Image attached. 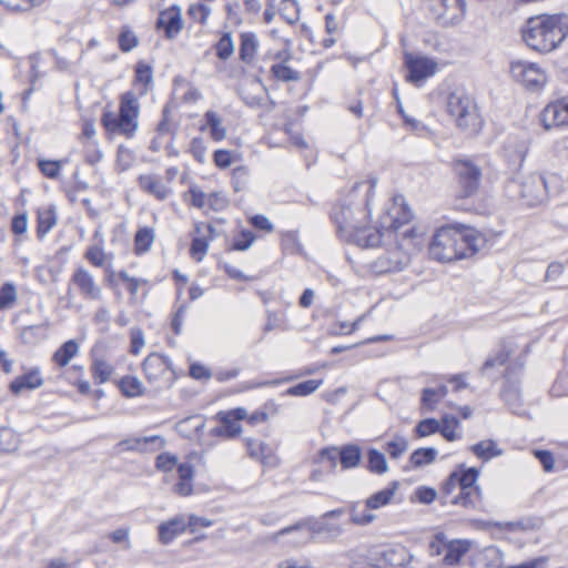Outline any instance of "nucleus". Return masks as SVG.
<instances>
[{
	"label": "nucleus",
	"mask_w": 568,
	"mask_h": 568,
	"mask_svg": "<svg viewBox=\"0 0 568 568\" xmlns=\"http://www.w3.org/2000/svg\"><path fill=\"white\" fill-rule=\"evenodd\" d=\"M332 219L341 231H351V237L361 247H377L382 237L387 233L398 232L400 227L410 222L413 213L402 196L395 197L392 205L381 216L377 227L358 226L355 212L349 204H338L332 210Z\"/></svg>",
	"instance_id": "1"
},
{
	"label": "nucleus",
	"mask_w": 568,
	"mask_h": 568,
	"mask_svg": "<svg viewBox=\"0 0 568 568\" xmlns=\"http://www.w3.org/2000/svg\"><path fill=\"white\" fill-rule=\"evenodd\" d=\"M568 36L567 14H541L527 20L523 39L529 48L540 53L557 49Z\"/></svg>",
	"instance_id": "2"
},
{
	"label": "nucleus",
	"mask_w": 568,
	"mask_h": 568,
	"mask_svg": "<svg viewBox=\"0 0 568 568\" xmlns=\"http://www.w3.org/2000/svg\"><path fill=\"white\" fill-rule=\"evenodd\" d=\"M479 469L460 465L443 485L440 493L442 505L462 506L466 509H483V493L476 484Z\"/></svg>",
	"instance_id": "3"
},
{
	"label": "nucleus",
	"mask_w": 568,
	"mask_h": 568,
	"mask_svg": "<svg viewBox=\"0 0 568 568\" xmlns=\"http://www.w3.org/2000/svg\"><path fill=\"white\" fill-rule=\"evenodd\" d=\"M139 100L133 92L128 91L121 94L119 114L112 111H104L101 116V123L106 132L131 139L135 135L139 128Z\"/></svg>",
	"instance_id": "4"
},
{
	"label": "nucleus",
	"mask_w": 568,
	"mask_h": 568,
	"mask_svg": "<svg viewBox=\"0 0 568 568\" xmlns=\"http://www.w3.org/2000/svg\"><path fill=\"white\" fill-rule=\"evenodd\" d=\"M447 111L455 119L457 126L469 134L478 133L483 119L474 99L464 91H454L447 98Z\"/></svg>",
	"instance_id": "5"
},
{
	"label": "nucleus",
	"mask_w": 568,
	"mask_h": 568,
	"mask_svg": "<svg viewBox=\"0 0 568 568\" xmlns=\"http://www.w3.org/2000/svg\"><path fill=\"white\" fill-rule=\"evenodd\" d=\"M507 195L523 200L528 206H535L548 196L547 182L540 174H529L523 179H510L505 185Z\"/></svg>",
	"instance_id": "6"
},
{
	"label": "nucleus",
	"mask_w": 568,
	"mask_h": 568,
	"mask_svg": "<svg viewBox=\"0 0 568 568\" xmlns=\"http://www.w3.org/2000/svg\"><path fill=\"white\" fill-rule=\"evenodd\" d=\"M302 528H307L311 532L310 536L303 537L295 541L296 546L305 545L308 541L313 540L317 536L326 535V539L333 540L337 537H339L343 534V529L337 524H329L322 519H315V518H306L302 521H298L292 526L285 527L281 530H278L276 534L273 535L272 539L276 541L278 537L288 535L293 531L300 530Z\"/></svg>",
	"instance_id": "7"
},
{
	"label": "nucleus",
	"mask_w": 568,
	"mask_h": 568,
	"mask_svg": "<svg viewBox=\"0 0 568 568\" xmlns=\"http://www.w3.org/2000/svg\"><path fill=\"white\" fill-rule=\"evenodd\" d=\"M144 376L158 388L170 387L174 379V371L170 358L165 355L151 353L142 364Z\"/></svg>",
	"instance_id": "8"
},
{
	"label": "nucleus",
	"mask_w": 568,
	"mask_h": 568,
	"mask_svg": "<svg viewBox=\"0 0 568 568\" xmlns=\"http://www.w3.org/2000/svg\"><path fill=\"white\" fill-rule=\"evenodd\" d=\"M454 171L457 175L459 197H469L476 194L481 180V171L470 159H457L454 162Z\"/></svg>",
	"instance_id": "9"
},
{
	"label": "nucleus",
	"mask_w": 568,
	"mask_h": 568,
	"mask_svg": "<svg viewBox=\"0 0 568 568\" xmlns=\"http://www.w3.org/2000/svg\"><path fill=\"white\" fill-rule=\"evenodd\" d=\"M426 8L445 27L458 23L466 12L465 0H426Z\"/></svg>",
	"instance_id": "10"
},
{
	"label": "nucleus",
	"mask_w": 568,
	"mask_h": 568,
	"mask_svg": "<svg viewBox=\"0 0 568 568\" xmlns=\"http://www.w3.org/2000/svg\"><path fill=\"white\" fill-rule=\"evenodd\" d=\"M454 224L439 227L429 243V255L438 262L456 261L457 250L455 247L456 239L454 237Z\"/></svg>",
	"instance_id": "11"
},
{
	"label": "nucleus",
	"mask_w": 568,
	"mask_h": 568,
	"mask_svg": "<svg viewBox=\"0 0 568 568\" xmlns=\"http://www.w3.org/2000/svg\"><path fill=\"white\" fill-rule=\"evenodd\" d=\"M454 237L456 239L455 247L458 251L456 261L467 258L475 255L484 240L479 232L465 225L454 224Z\"/></svg>",
	"instance_id": "12"
},
{
	"label": "nucleus",
	"mask_w": 568,
	"mask_h": 568,
	"mask_svg": "<svg viewBox=\"0 0 568 568\" xmlns=\"http://www.w3.org/2000/svg\"><path fill=\"white\" fill-rule=\"evenodd\" d=\"M510 69L514 78L530 91H539L547 82L546 73L535 63L517 61Z\"/></svg>",
	"instance_id": "13"
},
{
	"label": "nucleus",
	"mask_w": 568,
	"mask_h": 568,
	"mask_svg": "<svg viewBox=\"0 0 568 568\" xmlns=\"http://www.w3.org/2000/svg\"><path fill=\"white\" fill-rule=\"evenodd\" d=\"M246 416L244 408L221 410L215 415L219 426L211 429V435L216 437L234 438L241 433L240 422Z\"/></svg>",
	"instance_id": "14"
},
{
	"label": "nucleus",
	"mask_w": 568,
	"mask_h": 568,
	"mask_svg": "<svg viewBox=\"0 0 568 568\" xmlns=\"http://www.w3.org/2000/svg\"><path fill=\"white\" fill-rule=\"evenodd\" d=\"M404 65L408 71L406 80L412 83L423 82L434 75L437 70V63L434 60L409 52L404 53Z\"/></svg>",
	"instance_id": "15"
},
{
	"label": "nucleus",
	"mask_w": 568,
	"mask_h": 568,
	"mask_svg": "<svg viewBox=\"0 0 568 568\" xmlns=\"http://www.w3.org/2000/svg\"><path fill=\"white\" fill-rule=\"evenodd\" d=\"M540 123L546 130L568 125V98L549 103L540 113Z\"/></svg>",
	"instance_id": "16"
},
{
	"label": "nucleus",
	"mask_w": 568,
	"mask_h": 568,
	"mask_svg": "<svg viewBox=\"0 0 568 568\" xmlns=\"http://www.w3.org/2000/svg\"><path fill=\"white\" fill-rule=\"evenodd\" d=\"M409 255L399 246L379 256L374 262V268L378 273L399 272L409 264Z\"/></svg>",
	"instance_id": "17"
},
{
	"label": "nucleus",
	"mask_w": 568,
	"mask_h": 568,
	"mask_svg": "<svg viewBox=\"0 0 568 568\" xmlns=\"http://www.w3.org/2000/svg\"><path fill=\"white\" fill-rule=\"evenodd\" d=\"M182 16L179 6H171L160 12L156 20V28L162 29L168 39H174L182 30Z\"/></svg>",
	"instance_id": "18"
},
{
	"label": "nucleus",
	"mask_w": 568,
	"mask_h": 568,
	"mask_svg": "<svg viewBox=\"0 0 568 568\" xmlns=\"http://www.w3.org/2000/svg\"><path fill=\"white\" fill-rule=\"evenodd\" d=\"M71 283L75 285L79 293L88 300H99L101 288L95 283L92 274L84 267H78L71 276Z\"/></svg>",
	"instance_id": "19"
},
{
	"label": "nucleus",
	"mask_w": 568,
	"mask_h": 568,
	"mask_svg": "<svg viewBox=\"0 0 568 568\" xmlns=\"http://www.w3.org/2000/svg\"><path fill=\"white\" fill-rule=\"evenodd\" d=\"M165 440L159 435L145 437L126 438L118 443L116 447L120 452H140L145 453L148 445H154V449H160L164 446Z\"/></svg>",
	"instance_id": "20"
},
{
	"label": "nucleus",
	"mask_w": 568,
	"mask_h": 568,
	"mask_svg": "<svg viewBox=\"0 0 568 568\" xmlns=\"http://www.w3.org/2000/svg\"><path fill=\"white\" fill-rule=\"evenodd\" d=\"M185 530L186 521L182 515H178L158 526L159 541L162 545H169Z\"/></svg>",
	"instance_id": "21"
},
{
	"label": "nucleus",
	"mask_w": 568,
	"mask_h": 568,
	"mask_svg": "<svg viewBox=\"0 0 568 568\" xmlns=\"http://www.w3.org/2000/svg\"><path fill=\"white\" fill-rule=\"evenodd\" d=\"M43 385V378L38 367L29 369L27 373L16 377L9 385L13 395H19L22 390H33Z\"/></svg>",
	"instance_id": "22"
},
{
	"label": "nucleus",
	"mask_w": 568,
	"mask_h": 568,
	"mask_svg": "<svg viewBox=\"0 0 568 568\" xmlns=\"http://www.w3.org/2000/svg\"><path fill=\"white\" fill-rule=\"evenodd\" d=\"M446 546V554L444 555L443 562L447 566H457L464 555L469 551L471 541L468 539H453Z\"/></svg>",
	"instance_id": "23"
},
{
	"label": "nucleus",
	"mask_w": 568,
	"mask_h": 568,
	"mask_svg": "<svg viewBox=\"0 0 568 568\" xmlns=\"http://www.w3.org/2000/svg\"><path fill=\"white\" fill-rule=\"evenodd\" d=\"M413 556L404 546L388 548L381 555L383 565L387 568L404 567L410 562Z\"/></svg>",
	"instance_id": "24"
},
{
	"label": "nucleus",
	"mask_w": 568,
	"mask_h": 568,
	"mask_svg": "<svg viewBox=\"0 0 568 568\" xmlns=\"http://www.w3.org/2000/svg\"><path fill=\"white\" fill-rule=\"evenodd\" d=\"M398 487L399 483L397 480H393L384 489L371 495L365 500L366 509L375 510L389 505Z\"/></svg>",
	"instance_id": "25"
},
{
	"label": "nucleus",
	"mask_w": 568,
	"mask_h": 568,
	"mask_svg": "<svg viewBox=\"0 0 568 568\" xmlns=\"http://www.w3.org/2000/svg\"><path fill=\"white\" fill-rule=\"evenodd\" d=\"M258 45L260 42L254 32L241 33L239 50L240 60L246 64H252L255 59Z\"/></svg>",
	"instance_id": "26"
},
{
	"label": "nucleus",
	"mask_w": 568,
	"mask_h": 568,
	"mask_svg": "<svg viewBox=\"0 0 568 568\" xmlns=\"http://www.w3.org/2000/svg\"><path fill=\"white\" fill-rule=\"evenodd\" d=\"M179 480L174 485V491L180 496H189L193 493L192 479L194 476V468L189 463H182L176 468Z\"/></svg>",
	"instance_id": "27"
},
{
	"label": "nucleus",
	"mask_w": 568,
	"mask_h": 568,
	"mask_svg": "<svg viewBox=\"0 0 568 568\" xmlns=\"http://www.w3.org/2000/svg\"><path fill=\"white\" fill-rule=\"evenodd\" d=\"M139 185L144 191L154 195L159 200L169 197L171 191L158 178L145 174L139 176Z\"/></svg>",
	"instance_id": "28"
},
{
	"label": "nucleus",
	"mask_w": 568,
	"mask_h": 568,
	"mask_svg": "<svg viewBox=\"0 0 568 568\" xmlns=\"http://www.w3.org/2000/svg\"><path fill=\"white\" fill-rule=\"evenodd\" d=\"M37 236L43 239L57 224V212L53 205L38 210L37 214Z\"/></svg>",
	"instance_id": "29"
},
{
	"label": "nucleus",
	"mask_w": 568,
	"mask_h": 568,
	"mask_svg": "<svg viewBox=\"0 0 568 568\" xmlns=\"http://www.w3.org/2000/svg\"><path fill=\"white\" fill-rule=\"evenodd\" d=\"M79 344L74 339L64 342L52 355V361L60 367L67 366L78 354Z\"/></svg>",
	"instance_id": "30"
},
{
	"label": "nucleus",
	"mask_w": 568,
	"mask_h": 568,
	"mask_svg": "<svg viewBox=\"0 0 568 568\" xmlns=\"http://www.w3.org/2000/svg\"><path fill=\"white\" fill-rule=\"evenodd\" d=\"M361 448L355 444H347L339 448V463L344 469L357 467L361 463Z\"/></svg>",
	"instance_id": "31"
},
{
	"label": "nucleus",
	"mask_w": 568,
	"mask_h": 568,
	"mask_svg": "<svg viewBox=\"0 0 568 568\" xmlns=\"http://www.w3.org/2000/svg\"><path fill=\"white\" fill-rule=\"evenodd\" d=\"M366 469L372 474L383 475L388 471V464L385 455L376 448H369L366 453Z\"/></svg>",
	"instance_id": "32"
},
{
	"label": "nucleus",
	"mask_w": 568,
	"mask_h": 568,
	"mask_svg": "<svg viewBox=\"0 0 568 568\" xmlns=\"http://www.w3.org/2000/svg\"><path fill=\"white\" fill-rule=\"evenodd\" d=\"M470 450L480 459L487 462L493 457L500 456L503 450L498 448L493 439L481 440L470 446Z\"/></svg>",
	"instance_id": "33"
},
{
	"label": "nucleus",
	"mask_w": 568,
	"mask_h": 568,
	"mask_svg": "<svg viewBox=\"0 0 568 568\" xmlns=\"http://www.w3.org/2000/svg\"><path fill=\"white\" fill-rule=\"evenodd\" d=\"M119 388L123 396L128 398L141 396L145 392L142 382L135 376L122 377L119 382Z\"/></svg>",
	"instance_id": "34"
},
{
	"label": "nucleus",
	"mask_w": 568,
	"mask_h": 568,
	"mask_svg": "<svg viewBox=\"0 0 568 568\" xmlns=\"http://www.w3.org/2000/svg\"><path fill=\"white\" fill-rule=\"evenodd\" d=\"M204 119L214 141H221L226 136V129L222 125V119L215 111H206Z\"/></svg>",
	"instance_id": "35"
},
{
	"label": "nucleus",
	"mask_w": 568,
	"mask_h": 568,
	"mask_svg": "<svg viewBox=\"0 0 568 568\" xmlns=\"http://www.w3.org/2000/svg\"><path fill=\"white\" fill-rule=\"evenodd\" d=\"M437 456V450L433 447H423L415 449L409 457V463L413 467L419 468L434 463Z\"/></svg>",
	"instance_id": "36"
},
{
	"label": "nucleus",
	"mask_w": 568,
	"mask_h": 568,
	"mask_svg": "<svg viewBox=\"0 0 568 568\" xmlns=\"http://www.w3.org/2000/svg\"><path fill=\"white\" fill-rule=\"evenodd\" d=\"M90 369L94 384H103L108 382L114 371L113 367L103 358H94Z\"/></svg>",
	"instance_id": "37"
},
{
	"label": "nucleus",
	"mask_w": 568,
	"mask_h": 568,
	"mask_svg": "<svg viewBox=\"0 0 568 568\" xmlns=\"http://www.w3.org/2000/svg\"><path fill=\"white\" fill-rule=\"evenodd\" d=\"M154 242V232L150 227H141L134 236V252L140 255L150 251Z\"/></svg>",
	"instance_id": "38"
},
{
	"label": "nucleus",
	"mask_w": 568,
	"mask_h": 568,
	"mask_svg": "<svg viewBox=\"0 0 568 568\" xmlns=\"http://www.w3.org/2000/svg\"><path fill=\"white\" fill-rule=\"evenodd\" d=\"M19 443V436L11 428L0 426V454L17 450Z\"/></svg>",
	"instance_id": "39"
},
{
	"label": "nucleus",
	"mask_w": 568,
	"mask_h": 568,
	"mask_svg": "<svg viewBox=\"0 0 568 568\" xmlns=\"http://www.w3.org/2000/svg\"><path fill=\"white\" fill-rule=\"evenodd\" d=\"M323 384V379H307L286 389L290 396H307L313 394Z\"/></svg>",
	"instance_id": "40"
},
{
	"label": "nucleus",
	"mask_w": 568,
	"mask_h": 568,
	"mask_svg": "<svg viewBox=\"0 0 568 568\" xmlns=\"http://www.w3.org/2000/svg\"><path fill=\"white\" fill-rule=\"evenodd\" d=\"M216 57L225 61L234 53V42L231 32H224L215 43Z\"/></svg>",
	"instance_id": "41"
},
{
	"label": "nucleus",
	"mask_w": 568,
	"mask_h": 568,
	"mask_svg": "<svg viewBox=\"0 0 568 568\" xmlns=\"http://www.w3.org/2000/svg\"><path fill=\"white\" fill-rule=\"evenodd\" d=\"M271 72L276 80L283 82L298 81L301 74L298 71L293 70L291 67L284 63H275L271 67Z\"/></svg>",
	"instance_id": "42"
},
{
	"label": "nucleus",
	"mask_w": 568,
	"mask_h": 568,
	"mask_svg": "<svg viewBox=\"0 0 568 568\" xmlns=\"http://www.w3.org/2000/svg\"><path fill=\"white\" fill-rule=\"evenodd\" d=\"M278 12L290 24H294L300 19V9L296 0H282Z\"/></svg>",
	"instance_id": "43"
},
{
	"label": "nucleus",
	"mask_w": 568,
	"mask_h": 568,
	"mask_svg": "<svg viewBox=\"0 0 568 568\" xmlns=\"http://www.w3.org/2000/svg\"><path fill=\"white\" fill-rule=\"evenodd\" d=\"M439 423L440 429L438 430V433H440L445 439H447L448 442H453L458 438L455 433V429L459 425V420L457 417L452 415H445L443 416L442 422Z\"/></svg>",
	"instance_id": "44"
},
{
	"label": "nucleus",
	"mask_w": 568,
	"mask_h": 568,
	"mask_svg": "<svg viewBox=\"0 0 568 568\" xmlns=\"http://www.w3.org/2000/svg\"><path fill=\"white\" fill-rule=\"evenodd\" d=\"M118 41L122 52H130L139 44L138 37L129 27L122 28Z\"/></svg>",
	"instance_id": "45"
},
{
	"label": "nucleus",
	"mask_w": 568,
	"mask_h": 568,
	"mask_svg": "<svg viewBox=\"0 0 568 568\" xmlns=\"http://www.w3.org/2000/svg\"><path fill=\"white\" fill-rule=\"evenodd\" d=\"M385 450L393 459L399 458L408 448V442L403 436H396L395 439L385 444Z\"/></svg>",
	"instance_id": "46"
},
{
	"label": "nucleus",
	"mask_w": 568,
	"mask_h": 568,
	"mask_svg": "<svg viewBox=\"0 0 568 568\" xmlns=\"http://www.w3.org/2000/svg\"><path fill=\"white\" fill-rule=\"evenodd\" d=\"M17 301V290L13 283L7 282L0 288V310L9 308Z\"/></svg>",
	"instance_id": "47"
},
{
	"label": "nucleus",
	"mask_w": 568,
	"mask_h": 568,
	"mask_svg": "<svg viewBox=\"0 0 568 568\" xmlns=\"http://www.w3.org/2000/svg\"><path fill=\"white\" fill-rule=\"evenodd\" d=\"M62 163L63 161L40 159L38 161V168L44 176L49 179H57L60 174Z\"/></svg>",
	"instance_id": "48"
},
{
	"label": "nucleus",
	"mask_w": 568,
	"mask_h": 568,
	"mask_svg": "<svg viewBox=\"0 0 568 568\" xmlns=\"http://www.w3.org/2000/svg\"><path fill=\"white\" fill-rule=\"evenodd\" d=\"M440 429V423L435 418H425L420 420L415 427L417 437H426L438 433Z\"/></svg>",
	"instance_id": "49"
},
{
	"label": "nucleus",
	"mask_w": 568,
	"mask_h": 568,
	"mask_svg": "<svg viewBox=\"0 0 568 568\" xmlns=\"http://www.w3.org/2000/svg\"><path fill=\"white\" fill-rule=\"evenodd\" d=\"M245 444L250 457L255 459L263 460L266 457V455L271 452L266 444L254 440L252 438H246Z\"/></svg>",
	"instance_id": "50"
},
{
	"label": "nucleus",
	"mask_w": 568,
	"mask_h": 568,
	"mask_svg": "<svg viewBox=\"0 0 568 568\" xmlns=\"http://www.w3.org/2000/svg\"><path fill=\"white\" fill-rule=\"evenodd\" d=\"M376 516L367 510H359V505L351 507V521L358 526H366L375 520Z\"/></svg>",
	"instance_id": "51"
},
{
	"label": "nucleus",
	"mask_w": 568,
	"mask_h": 568,
	"mask_svg": "<svg viewBox=\"0 0 568 568\" xmlns=\"http://www.w3.org/2000/svg\"><path fill=\"white\" fill-rule=\"evenodd\" d=\"M44 0H0V3L12 11H27L40 6Z\"/></svg>",
	"instance_id": "52"
},
{
	"label": "nucleus",
	"mask_w": 568,
	"mask_h": 568,
	"mask_svg": "<svg viewBox=\"0 0 568 568\" xmlns=\"http://www.w3.org/2000/svg\"><path fill=\"white\" fill-rule=\"evenodd\" d=\"M178 465V457L169 453L160 454L155 460L156 468L164 473L172 471Z\"/></svg>",
	"instance_id": "53"
},
{
	"label": "nucleus",
	"mask_w": 568,
	"mask_h": 568,
	"mask_svg": "<svg viewBox=\"0 0 568 568\" xmlns=\"http://www.w3.org/2000/svg\"><path fill=\"white\" fill-rule=\"evenodd\" d=\"M255 236L251 231L243 230L237 237H234L231 248L234 251H245L253 244Z\"/></svg>",
	"instance_id": "54"
},
{
	"label": "nucleus",
	"mask_w": 568,
	"mask_h": 568,
	"mask_svg": "<svg viewBox=\"0 0 568 568\" xmlns=\"http://www.w3.org/2000/svg\"><path fill=\"white\" fill-rule=\"evenodd\" d=\"M118 276L121 281L128 284L126 288L132 297L136 296L142 284L148 283L145 280L130 276L129 273L123 270L118 273Z\"/></svg>",
	"instance_id": "55"
},
{
	"label": "nucleus",
	"mask_w": 568,
	"mask_h": 568,
	"mask_svg": "<svg viewBox=\"0 0 568 568\" xmlns=\"http://www.w3.org/2000/svg\"><path fill=\"white\" fill-rule=\"evenodd\" d=\"M152 67L143 61L138 62L135 65V80L144 85H149L152 82Z\"/></svg>",
	"instance_id": "56"
},
{
	"label": "nucleus",
	"mask_w": 568,
	"mask_h": 568,
	"mask_svg": "<svg viewBox=\"0 0 568 568\" xmlns=\"http://www.w3.org/2000/svg\"><path fill=\"white\" fill-rule=\"evenodd\" d=\"M248 172L246 168L239 166L235 168L232 172V186L235 192L242 191L247 182Z\"/></svg>",
	"instance_id": "57"
},
{
	"label": "nucleus",
	"mask_w": 568,
	"mask_h": 568,
	"mask_svg": "<svg viewBox=\"0 0 568 568\" xmlns=\"http://www.w3.org/2000/svg\"><path fill=\"white\" fill-rule=\"evenodd\" d=\"M209 248V242L205 237H194L191 243V255L197 261H201L206 254Z\"/></svg>",
	"instance_id": "58"
},
{
	"label": "nucleus",
	"mask_w": 568,
	"mask_h": 568,
	"mask_svg": "<svg viewBox=\"0 0 568 568\" xmlns=\"http://www.w3.org/2000/svg\"><path fill=\"white\" fill-rule=\"evenodd\" d=\"M534 456L538 459V462L541 464L545 471L549 473L555 467V458L550 450L546 449H535Z\"/></svg>",
	"instance_id": "59"
},
{
	"label": "nucleus",
	"mask_w": 568,
	"mask_h": 568,
	"mask_svg": "<svg viewBox=\"0 0 568 568\" xmlns=\"http://www.w3.org/2000/svg\"><path fill=\"white\" fill-rule=\"evenodd\" d=\"M206 204L211 210L219 212L227 206V200L221 192H212L207 194Z\"/></svg>",
	"instance_id": "60"
},
{
	"label": "nucleus",
	"mask_w": 568,
	"mask_h": 568,
	"mask_svg": "<svg viewBox=\"0 0 568 568\" xmlns=\"http://www.w3.org/2000/svg\"><path fill=\"white\" fill-rule=\"evenodd\" d=\"M415 497L420 504L429 505L436 499L437 491L432 487L420 486L416 488Z\"/></svg>",
	"instance_id": "61"
},
{
	"label": "nucleus",
	"mask_w": 568,
	"mask_h": 568,
	"mask_svg": "<svg viewBox=\"0 0 568 568\" xmlns=\"http://www.w3.org/2000/svg\"><path fill=\"white\" fill-rule=\"evenodd\" d=\"M41 326L39 325H29L24 326L20 331V338L24 344H36L39 341V334Z\"/></svg>",
	"instance_id": "62"
},
{
	"label": "nucleus",
	"mask_w": 568,
	"mask_h": 568,
	"mask_svg": "<svg viewBox=\"0 0 568 568\" xmlns=\"http://www.w3.org/2000/svg\"><path fill=\"white\" fill-rule=\"evenodd\" d=\"M449 540L446 538L444 532H438L434 536L433 540L429 544L430 554L434 556H438L442 554H446V546Z\"/></svg>",
	"instance_id": "63"
},
{
	"label": "nucleus",
	"mask_w": 568,
	"mask_h": 568,
	"mask_svg": "<svg viewBox=\"0 0 568 568\" xmlns=\"http://www.w3.org/2000/svg\"><path fill=\"white\" fill-rule=\"evenodd\" d=\"M210 12V8L202 3L192 4L187 9V14L193 19L197 20L202 24L206 22Z\"/></svg>",
	"instance_id": "64"
}]
</instances>
